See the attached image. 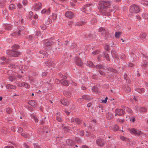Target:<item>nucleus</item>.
<instances>
[{
	"label": "nucleus",
	"instance_id": "27",
	"mask_svg": "<svg viewBox=\"0 0 148 148\" xmlns=\"http://www.w3.org/2000/svg\"><path fill=\"white\" fill-rule=\"evenodd\" d=\"M30 115L31 118L33 119L35 122L37 123L38 122V119L33 114H31Z\"/></svg>",
	"mask_w": 148,
	"mask_h": 148
},
{
	"label": "nucleus",
	"instance_id": "42",
	"mask_svg": "<svg viewBox=\"0 0 148 148\" xmlns=\"http://www.w3.org/2000/svg\"><path fill=\"white\" fill-rule=\"evenodd\" d=\"M144 19H147L148 18V14L145 13H144L142 15Z\"/></svg>",
	"mask_w": 148,
	"mask_h": 148
},
{
	"label": "nucleus",
	"instance_id": "46",
	"mask_svg": "<svg viewBox=\"0 0 148 148\" xmlns=\"http://www.w3.org/2000/svg\"><path fill=\"white\" fill-rule=\"evenodd\" d=\"M130 120L133 123H134L135 121V119L134 117H131L129 118Z\"/></svg>",
	"mask_w": 148,
	"mask_h": 148
},
{
	"label": "nucleus",
	"instance_id": "63",
	"mask_svg": "<svg viewBox=\"0 0 148 148\" xmlns=\"http://www.w3.org/2000/svg\"><path fill=\"white\" fill-rule=\"evenodd\" d=\"M109 46L107 45H106L105 46L104 48L106 50L108 51L109 50Z\"/></svg>",
	"mask_w": 148,
	"mask_h": 148
},
{
	"label": "nucleus",
	"instance_id": "21",
	"mask_svg": "<svg viewBox=\"0 0 148 148\" xmlns=\"http://www.w3.org/2000/svg\"><path fill=\"white\" fill-rule=\"evenodd\" d=\"M28 104L34 108H35L37 106L36 102L34 100H31L29 101Z\"/></svg>",
	"mask_w": 148,
	"mask_h": 148
},
{
	"label": "nucleus",
	"instance_id": "7",
	"mask_svg": "<svg viewBox=\"0 0 148 148\" xmlns=\"http://www.w3.org/2000/svg\"><path fill=\"white\" fill-rule=\"evenodd\" d=\"M129 131L131 133L136 135H139L141 132V131L136 130L134 128H132L129 130Z\"/></svg>",
	"mask_w": 148,
	"mask_h": 148
},
{
	"label": "nucleus",
	"instance_id": "57",
	"mask_svg": "<svg viewBox=\"0 0 148 148\" xmlns=\"http://www.w3.org/2000/svg\"><path fill=\"white\" fill-rule=\"evenodd\" d=\"M60 76L62 78L64 79H66L67 78L66 75H60Z\"/></svg>",
	"mask_w": 148,
	"mask_h": 148
},
{
	"label": "nucleus",
	"instance_id": "47",
	"mask_svg": "<svg viewBox=\"0 0 148 148\" xmlns=\"http://www.w3.org/2000/svg\"><path fill=\"white\" fill-rule=\"evenodd\" d=\"M125 91L126 92H130L131 91V88L129 87H127L125 88Z\"/></svg>",
	"mask_w": 148,
	"mask_h": 148
},
{
	"label": "nucleus",
	"instance_id": "51",
	"mask_svg": "<svg viewBox=\"0 0 148 148\" xmlns=\"http://www.w3.org/2000/svg\"><path fill=\"white\" fill-rule=\"evenodd\" d=\"M40 27L42 30H45L46 28V26L44 24L41 25Z\"/></svg>",
	"mask_w": 148,
	"mask_h": 148
},
{
	"label": "nucleus",
	"instance_id": "54",
	"mask_svg": "<svg viewBox=\"0 0 148 148\" xmlns=\"http://www.w3.org/2000/svg\"><path fill=\"white\" fill-rule=\"evenodd\" d=\"M52 19L54 20H56L57 18V15L55 14H53L52 15Z\"/></svg>",
	"mask_w": 148,
	"mask_h": 148
},
{
	"label": "nucleus",
	"instance_id": "34",
	"mask_svg": "<svg viewBox=\"0 0 148 148\" xmlns=\"http://www.w3.org/2000/svg\"><path fill=\"white\" fill-rule=\"evenodd\" d=\"M85 23V22L84 21L81 22H78L75 23V25L77 26H82Z\"/></svg>",
	"mask_w": 148,
	"mask_h": 148
},
{
	"label": "nucleus",
	"instance_id": "20",
	"mask_svg": "<svg viewBox=\"0 0 148 148\" xmlns=\"http://www.w3.org/2000/svg\"><path fill=\"white\" fill-rule=\"evenodd\" d=\"M111 53L113 58L115 60H118V56L116 51L114 50H112L111 51Z\"/></svg>",
	"mask_w": 148,
	"mask_h": 148
},
{
	"label": "nucleus",
	"instance_id": "55",
	"mask_svg": "<svg viewBox=\"0 0 148 148\" xmlns=\"http://www.w3.org/2000/svg\"><path fill=\"white\" fill-rule=\"evenodd\" d=\"M92 89L93 91L96 92L97 91V87L95 86H94L93 87H92Z\"/></svg>",
	"mask_w": 148,
	"mask_h": 148
},
{
	"label": "nucleus",
	"instance_id": "60",
	"mask_svg": "<svg viewBox=\"0 0 148 148\" xmlns=\"http://www.w3.org/2000/svg\"><path fill=\"white\" fill-rule=\"evenodd\" d=\"M20 34V32H19L18 33H13L11 35L12 36H19Z\"/></svg>",
	"mask_w": 148,
	"mask_h": 148
},
{
	"label": "nucleus",
	"instance_id": "24",
	"mask_svg": "<svg viewBox=\"0 0 148 148\" xmlns=\"http://www.w3.org/2000/svg\"><path fill=\"white\" fill-rule=\"evenodd\" d=\"M50 9L48 8L47 10L45 9H43L42 10L41 13L42 14H45L46 13L47 14H49L50 13Z\"/></svg>",
	"mask_w": 148,
	"mask_h": 148
},
{
	"label": "nucleus",
	"instance_id": "13",
	"mask_svg": "<svg viewBox=\"0 0 148 148\" xmlns=\"http://www.w3.org/2000/svg\"><path fill=\"white\" fill-rule=\"evenodd\" d=\"M66 143L68 145L71 146L72 147L75 148L74 147L75 143L72 140L68 139L66 140Z\"/></svg>",
	"mask_w": 148,
	"mask_h": 148
},
{
	"label": "nucleus",
	"instance_id": "50",
	"mask_svg": "<svg viewBox=\"0 0 148 148\" xmlns=\"http://www.w3.org/2000/svg\"><path fill=\"white\" fill-rule=\"evenodd\" d=\"M104 57L106 58V60H109V58L108 56L107 53H106V52H105L104 53Z\"/></svg>",
	"mask_w": 148,
	"mask_h": 148
},
{
	"label": "nucleus",
	"instance_id": "48",
	"mask_svg": "<svg viewBox=\"0 0 148 148\" xmlns=\"http://www.w3.org/2000/svg\"><path fill=\"white\" fill-rule=\"evenodd\" d=\"M23 131V129L21 127H18L17 132L18 133H21Z\"/></svg>",
	"mask_w": 148,
	"mask_h": 148
},
{
	"label": "nucleus",
	"instance_id": "56",
	"mask_svg": "<svg viewBox=\"0 0 148 148\" xmlns=\"http://www.w3.org/2000/svg\"><path fill=\"white\" fill-rule=\"evenodd\" d=\"M99 53V50H96V51L93 52H92V54L93 55H96L97 54H98Z\"/></svg>",
	"mask_w": 148,
	"mask_h": 148
},
{
	"label": "nucleus",
	"instance_id": "4",
	"mask_svg": "<svg viewBox=\"0 0 148 148\" xmlns=\"http://www.w3.org/2000/svg\"><path fill=\"white\" fill-rule=\"evenodd\" d=\"M8 54L11 55L13 57H16L20 54V53L16 50L10 51L8 50L7 51Z\"/></svg>",
	"mask_w": 148,
	"mask_h": 148
},
{
	"label": "nucleus",
	"instance_id": "25",
	"mask_svg": "<svg viewBox=\"0 0 148 148\" xmlns=\"http://www.w3.org/2000/svg\"><path fill=\"white\" fill-rule=\"evenodd\" d=\"M60 82L62 85L64 86H66L68 84V82L67 80L63 79H61Z\"/></svg>",
	"mask_w": 148,
	"mask_h": 148
},
{
	"label": "nucleus",
	"instance_id": "26",
	"mask_svg": "<svg viewBox=\"0 0 148 148\" xmlns=\"http://www.w3.org/2000/svg\"><path fill=\"white\" fill-rule=\"evenodd\" d=\"M135 90L136 91L140 94H142L145 92V89L143 88H137Z\"/></svg>",
	"mask_w": 148,
	"mask_h": 148
},
{
	"label": "nucleus",
	"instance_id": "10",
	"mask_svg": "<svg viewBox=\"0 0 148 148\" xmlns=\"http://www.w3.org/2000/svg\"><path fill=\"white\" fill-rule=\"evenodd\" d=\"M122 108L124 110H125L127 112L130 114L132 115L133 114L132 110L130 108L128 107L123 106H122Z\"/></svg>",
	"mask_w": 148,
	"mask_h": 148
},
{
	"label": "nucleus",
	"instance_id": "16",
	"mask_svg": "<svg viewBox=\"0 0 148 148\" xmlns=\"http://www.w3.org/2000/svg\"><path fill=\"white\" fill-rule=\"evenodd\" d=\"M45 64L49 67L53 66L54 65V63L53 62L52 60H49L45 63Z\"/></svg>",
	"mask_w": 148,
	"mask_h": 148
},
{
	"label": "nucleus",
	"instance_id": "45",
	"mask_svg": "<svg viewBox=\"0 0 148 148\" xmlns=\"http://www.w3.org/2000/svg\"><path fill=\"white\" fill-rule=\"evenodd\" d=\"M21 135L24 138H29L28 137V136L27 134H26L25 133H22L21 134Z\"/></svg>",
	"mask_w": 148,
	"mask_h": 148
},
{
	"label": "nucleus",
	"instance_id": "11",
	"mask_svg": "<svg viewBox=\"0 0 148 148\" xmlns=\"http://www.w3.org/2000/svg\"><path fill=\"white\" fill-rule=\"evenodd\" d=\"M60 102L64 106H68L69 104V101L67 99H62L61 100Z\"/></svg>",
	"mask_w": 148,
	"mask_h": 148
},
{
	"label": "nucleus",
	"instance_id": "1",
	"mask_svg": "<svg viewBox=\"0 0 148 148\" xmlns=\"http://www.w3.org/2000/svg\"><path fill=\"white\" fill-rule=\"evenodd\" d=\"M111 4L110 1H100L98 7L100 12L103 15L110 16V13L108 12L106 10L110 8Z\"/></svg>",
	"mask_w": 148,
	"mask_h": 148
},
{
	"label": "nucleus",
	"instance_id": "29",
	"mask_svg": "<svg viewBox=\"0 0 148 148\" xmlns=\"http://www.w3.org/2000/svg\"><path fill=\"white\" fill-rule=\"evenodd\" d=\"M30 115L31 118L33 119L35 122L37 123L38 122V119L33 114H31Z\"/></svg>",
	"mask_w": 148,
	"mask_h": 148
},
{
	"label": "nucleus",
	"instance_id": "41",
	"mask_svg": "<svg viewBox=\"0 0 148 148\" xmlns=\"http://www.w3.org/2000/svg\"><path fill=\"white\" fill-rule=\"evenodd\" d=\"M6 112L9 114H11L12 112V110L11 108H8L6 109Z\"/></svg>",
	"mask_w": 148,
	"mask_h": 148
},
{
	"label": "nucleus",
	"instance_id": "31",
	"mask_svg": "<svg viewBox=\"0 0 148 148\" xmlns=\"http://www.w3.org/2000/svg\"><path fill=\"white\" fill-rule=\"evenodd\" d=\"M64 95L66 97L69 98L71 97V95L70 92L68 91H65L64 92Z\"/></svg>",
	"mask_w": 148,
	"mask_h": 148
},
{
	"label": "nucleus",
	"instance_id": "40",
	"mask_svg": "<svg viewBox=\"0 0 148 148\" xmlns=\"http://www.w3.org/2000/svg\"><path fill=\"white\" fill-rule=\"evenodd\" d=\"M18 48V46L16 45H13L12 47V51H14L16 50V49H17Z\"/></svg>",
	"mask_w": 148,
	"mask_h": 148
},
{
	"label": "nucleus",
	"instance_id": "9",
	"mask_svg": "<svg viewBox=\"0 0 148 148\" xmlns=\"http://www.w3.org/2000/svg\"><path fill=\"white\" fill-rule=\"evenodd\" d=\"M42 6V4L41 3H38L34 4L33 8L34 10L36 11H37L41 8Z\"/></svg>",
	"mask_w": 148,
	"mask_h": 148
},
{
	"label": "nucleus",
	"instance_id": "22",
	"mask_svg": "<svg viewBox=\"0 0 148 148\" xmlns=\"http://www.w3.org/2000/svg\"><path fill=\"white\" fill-rule=\"evenodd\" d=\"M136 108V110L139 111L140 112H145L147 111V109L144 107H141L139 108H138V107Z\"/></svg>",
	"mask_w": 148,
	"mask_h": 148
},
{
	"label": "nucleus",
	"instance_id": "8",
	"mask_svg": "<svg viewBox=\"0 0 148 148\" xmlns=\"http://www.w3.org/2000/svg\"><path fill=\"white\" fill-rule=\"evenodd\" d=\"M71 121V123H76V124L78 125L80 124L81 123L80 120L77 118L73 117Z\"/></svg>",
	"mask_w": 148,
	"mask_h": 148
},
{
	"label": "nucleus",
	"instance_id": "35",
	"mask_svg": "<svg viewBox=\"0 0 148 148\" xmlns=\"http://www.w3.org/2000/svg\"><path fill=\"white\" fill-rule=\"evenodd\" d=\"M146 36V35L145 33H141L140 35V37L141 39H144L145 38Z\"/></svg>",
	"mask_w": 148,
	"mask_h": 148
},
{
	"label": "nucleus",
	"instance_id": "44",
	"mask_svg": "<svg viewBox=\"0 0 148 148\" xmlns=\"http://www.w3.org/2000/svg\"><path fill=\"white\" fill-rule=\"evenodd\" d=\"M15 6L13 4H10L9 6V8L10 10H13L15 8Z\"/></svg>",
	"mask_w": 148,
	"mask_h": 148
},
{
	"label": "nucleus",
	"instance_id": "3",
	"mask_svg": "<svg viewBox=\"0 0 148 148\" xmlns=\"http://www.w3.org/2000/svg\"><path fill=\"white\" fill-rule=\"evenodd\" d=\"M92 6L90 4H87L84 6V8L81 9V10L83 12L85 13H88L89 12L91 11Z\"/></svg>",
	"mask_w": 148,
	"mask_h": 148
},
{
	"label": "nucleus",
	"instance_id": "12",
	"mask_svg": "<svg viewBox=\"0 0 148 148\" xmlns=\"http://www.w3.org/2000/svg\"><path fill=\"white\" fill-rule=\"evenodd\" d=\"M96 143L99 146H102L104 145V141L101 139H99L96 141Z\"/></svg>",
	"mask_w": 148,
	"mask_h": 148
},
{
	"label": "nucleus",
	"instance_id": "5",
	"mask_svg": "<svg viewBox=\"0 0 148 148\" xmlns=\"http://www.w3.org/2000/svg\"><path fill=\"white\" fill-rule=\"evenodd\" d=\"M125 111L122 109H116L115 110V116L118 115L119 116H121L124 115L125 113Z\"/></svg>",
	"mask_w": 148,
	"mask_h": 148
},
{
	"label": "nucleus",
	"instance_id": "53",
	"mask_svg": "<svg viewBox=\"0 0 148 148\" xmlns=\"http://www.w3.org/2000/svg\"><path fill=\"white\" fill-rule=\"evenodd\" d=\"M28 3V1H27V0H23L22 1V3L24 5H27V3Z\"/></svg>",
	"mask_w": 148,
	"mask_h": 148
},
{
	"label": "nucleus",
	"instance_id": "30",
	"mask_svg": "<svg viewBox=\"0 0 148 148\" xmlns=\"http://www.w3.org/2000/svg\"><path fill=\"white\" fill-rule=\"evenodd\" d=\"M30 115L31 118L33 119L35 122L37 123L38 122V119L33 114H31Z\"/></svg>",
	"mask_w": 148,
	"mask_h": 148
},
{
	"label": "nucleus",
	"instance_id": "28",
	"mask_svg": "<svg viewBox=\"0 0 148 148\" xmlns=\"http://www.w3.org/2000/svg\"><path fill=\"white\" fill-rule=\"evenodd\" d=\"M30 115L31 118L33 119L35 122L37 123L38 122V119L33 114H31Z\"/></svg>",
	"mask_w": 148,
	"mask_h": 148
},
{
	"label": "nucleus",
	"instance_id": "23",
	"mask_svg": "<svg viewBox=\"0 0 148 148\" xmlns=\"http://www.w3.org/2000/svg\"><path fill=\"white\" fill-rule=\"evenodd\" d=\"M6 88L7 89H14L15 90L16 88V87L14 85L8 84L6 86Z\"/></svg>",
	"mask_w": 148,
	"mask_h": 148
},
{
	"label": "nucleus",
	"instance_id": "37",
	"mask_svg": "<svg viewBox=\"0 0 148 148\" xmlns=\"http://www.w3.org/2000/svg\"><path fill=\"white\" fill-rule=\"evenodd\" d=\"M39 52L40 54H42L44 56H45L46 57L47 56V53L46 51H40Z\"/></svg>",
	"mask_w": 148,
	"mask_h": 148
},
{
	"label": "nucleus",
	"instance_id": "38",
	"mask_svg": "<svg viewBox=\"0 0 148 148\" xmlns=\"http://www.w3.org/2000/svg\"><path fill=\"white\" fill-rule=\"evenodd\" d=\"M9 79L10 81L11 82H12L15 80L16 79V78L14 76L12 75L9 77Z\"/></svg>",
	"mask_w": 148,
	"mask_h": 148
},
{
	"label": "nucleus",
	"instance_id": "36",
	"mask_svg": "<svg viewBox=\"0 0 148 148\" xmlns=\"http://www.w3.org/2000/svg\"><path fill=\"white\" fill-rule=\"evenodd\" d=\"M82 99L87 100H90V99L88 96L86 95L83 96Z\"/></svg>",
	"mask_w": 148,
	"mask_h": 148
},
{
	"label": "nucleus",
	"instance_id": "18",
	"mask_svg": "<svg viewBox=\"0 0 148 148\" xmlns=\"http://www.w3.org/2000/svg\"><path fill=\"white\" fill-rule=\"evenodd\" d=\"M75 61L78 66H81L82 64V63L80 59L78 57H76L75 59Z\"/></svg>",
	"mask_w": 148,
	"mask_h": 148
},
{
	"label": "nucleus",
	"instance_id": "14",
	"mask_svg": "<svg viewBox=\"0 0 148 148\" xmlns=\"http://www.w3.org/2000/svg\"><path fill=\"white\" fill-rule=\"evenodd\" d=\"M65 16L68 18H71L74 16V14L71 12H66L65 14Z\"/></svg>",
	"mask_w": 148,
	"mask_h": 148
},
{
	"label": "nucleus",
	"instance_id": "15",
	"mask_svg": "<svg viewBox=\"0 0 148 148\" xmlns=\"http://www.w3.org/2000/svg\"><path fill=\"white\" fill-rule=\"evenodd\" d=\"M18 86L20 87L23 86L27 89L29 88L30 87V85L24 82H23L21 84H19Z\"/></svg>",
	"mask_w": 148,
	"mask_h": 148
},
{
	"label": "nucleus",
	"instance_id": "33",
	"mask_svg": "<svg viewBox=\"0 0 148 148\" xmlns=\"http://www.w3.org/2000/svg\"><path fill=\"white\" fill-rule=\"evenodd\" d=\"M87 65L90 67H93L95 66L92 63V62L90 61H89L87 62Z\"/></svg>",
	"mask_w": 148,
	"mask_h": 148
},
{
	"label": "nucleus",
	"instance_id": "39",
	"mask_svg": "<svg viewBox=\"0 0 148 148\" xmlns=\"http://www.w3.org/2000/svg\"><path fill=\"white\" fill-rule=\"evenodd\" d=\"M142 4L145 5H148V1L145 0H143L141 2Z\"/></svg>",
	"mask_w": 148,
	"mask_h": 148
},
{
	"label": "nucleus",
	"instance_id": "59",
	"mask_svg": "<svg viewBox=\"0 0 148 148\" xmlns=\"http://www.w3.org/2000/svg\"><path fill=\"white\" fill-rule=\"evenodd\" d=\"M45 118L44 119H42L40 121V123L41 124H43L44 123L45 121L44 119H45Z\"/></svg>",
	"mask_w": 148,
	"mask_h": 148
},
{
	"label": "nucleus",
	"instance_id": "43",
	"mask_svg": "<svg viewBox=\"0 0 148 148\" xmlns=\"http://www.w3.org/2000/svg\"><path fill=\"white\" fill-rule=\"evenodd\" d=\"M121 32H117L115 33V36L117 38H119V37L120 36V35L121 34Z\"/></svg>",
	"mask_w": 148,
	"mask_h": 148
},
{
	"label": "nucleus",
	"instance_id": "52",
	"mask_svg": "<svg viewBox=\"0 0 148 148\" xmlns=\"http://www.w3.org/2000/svg\"><path fill=\"white\" fill-rule=\"evenodd\" d=\"M34 148H40V147L38 145V143L33 144Z\"/></svg>",
	"mask_w": 148,
	"mask_h": 148
},
{
	"label": "nucleus",
	"instance_id": "19",
	"mask_svg": "<svg viewBox=\"0 0 148 148\" xmlns=\"http://www.w3.org/2000/svg\"><path fill=\"white\" fill-rule=\"evenodd\" d=\"M56 118L57 121L59 122H61L63 121L62 116L60 115L59 113H57L56 114Z\"/></svg>",
	"mask_w": 148,
	"mask_h": 148
},
{
	"label": "nucleus",
	"instance_id": "61",
	"mask_svg": "<svg viewBox=\"0 0 148 148\" xmlns=\"http://www.w3.org/2000/svg\"><path fill=\"white\" fill-rule=\"evenodd\" d=\"M120 139L124 141L126 140V138L125 137L123 136H120Z\"/></svg>",
	"mask_w": 148,
	"mask_h": 148
},
{
	"label": "nucleus",
	"instance_id": "58",
	"mask_svg": "<svg viewBox=\"0 0 148 148\" xmlns=\"http://www.w3.org/2000/svg\"><path fill=\"white\" fill-rule=\"evenodd\" d=\"M26 73L25 71V70H24L23 69H22L21 70H20L19 71V73Z\"/></svg>",
	"mask_w": 148,
	"mask_h": 148
},
{
	"label": "nucleus",
	"instance_id": "64",
	"mask_svg": "<svg viewBox=\"0 0 148 148\" xmlns=\"http://www.w3.org/2000/svg\"><path fill=\"white\" fill-rule=\"evenodd\" d=\"M4 148H14V147L12 146L8 145L5 146L4 147Z\"/></svg>",
	"mask_w": 148,
	"mask_h": 148
},
{
	"label": "nucleus",
	"instance_id": "17",
	"mask_svg": "<svg viewBox=\"0 0 148 148\" xmlns=\"http://www.w3.org/2000/svg\"><path fill=\"white\" fill-rule=\"evenodd\" d=\"M44 46H49L53 45L54 42H50L48 40H44L43 41Z\"/></svg>",
	"mask_w": 148,
	"mask_h": 148
},
{
	"label": "nucleus",
	"instance_id": "49",
	"mask_svg": "<svg viewBox=\"0 0 148 148\" xmlns=\"http://www.w3.org/2000/svg\"><path fill=\"white\" fill-rule=\"evenodd\" d=\"M23 145L24 147L26 148H29V146L27 143H24L23 144Z\"/></svg>",
	"mask_w": 148,
	"mask_h": 148
},
{
	"label": "nucleus",
	"instance_id": "62",
	"mask_svg": "<svg viewBox=\"0 0 148 148\" xmlns=\"http://www.w3.org/2000/svg\"><path fill=\"white\" fill-rule=\"evenodd\" d=\"M95 68L97 69H100L102 67V66L101 65H97L95 66Z\"/></svg>",
	"mask_w": 148,
	"mask_h": 148
},
{
	"label": "nucleus",
	"instance_id": "32",
	"mask_svg": "<svg viewBox=\"0 0 148 148\" xmlns=\"http://www.w3.org/2000/svg\"><path fill=\"white\" fill-rule=\"evenodd\" d=\"M119 127L118 126L116 125H115L113 126L112 130L114 131H116L119 130Z\"/></svg>",
	"mask_w": 148,
	"mask_h": 148
},
{
	"label": "nucleus",
	"instance_id": "2",
	"mask_svg": "<svg viewBox=\"0 0 148 148\" xmlns=\"http://www.w3.org/2000/svg\"><path fill=\"white\" fill-rule=\"evenodd\" d=\"M129 10L130 13H137L140 11L138 6L135 5L130 6Z\"/></svg>",
	"mask_w": 148,
	"mask_h": 148
},
{
	"label": "nucleus",
	"instance_id": "6",
	"mask_svg": "<svg viewBox=\"0 0 148 148\" xmlns=\"http://www.w3.org/2000/svg\"><path fill=\"white\" fill-rule=\"evenodd\" d=\"M99 31L101 33V34L104 37V38H106L108 34V32L102 27L99 28Z\"/></svg>",
	"mask_w": 148,
	"mask_h": 148
}]
</instances>
